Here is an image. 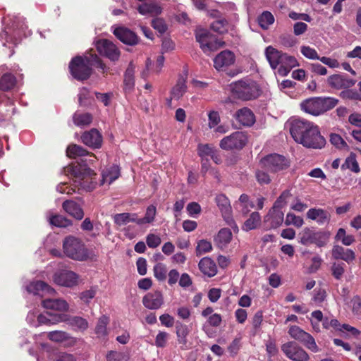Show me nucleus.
<instances>
[{
  "mask_svg": "<svg viewBox=\"0 0 361 361\" xmlns=\"http://www.w3.org/2000/svg\"><path fill=\"white\" fill-rule=\"evenodd\" d=\"M195 38L204 53H209L214 50V44L211 42L210 35L207 30L197 31L195 34Z\"/></svg>",
  "mask_w": 361,
  "mask_h": 361,
  "instance_id": "23",
  "label": "nucleus"
},
{
  "mask_svg": "<svg viewBox=\"0 0 361 361\" xmlns=\"http://www.w3.org/2000/svg\"><path fill=\"white\" fill-rule=\"evenodd\" d=\"M339 102V100L332 97H315L304 100L301 104V109L313 116H319L333 109Z\"/></svg>",
  "mask_w": 361,
  "mask_h": 361,
  "instance_id": "4",
  "label": "nucleus"
},
{
  "mask_svg": "<svg viewBox=\"0 0 361 361\" xmlns=\"http://www.w3.org/2000/svg\"><path fill=\"white\" fill-rule=\"evenodd\" d=\"M300 51L302 54L309 59L319 60L320 59L317 51L309 46H302L300 48Z\"/></svg>",
  "mask_w": 361,
  "mask_h": 361,
  "instance_id": "58",
  "label": "nucleus"
},
{
  "mask_svg": "<svg viewBox=\"0 0 361 361\" xmlns=\"http://www.w3.org/2000/svg\"><path fill=\"white\" fill-rule=\"evenodd\" d=\"M198 267L201 272L209 277H212L217 273L216 263L210 257H203L200 261Z\"/></svg>",
  "mask_w": 361,
  "mask_h": 361,
  "instance_id": "26",
  "label": "nucleus"
},
{
  "mask_svg": "<svg viewBox=\"0 0 361 361\" xmlns=\"http://www.w3.org/2000/svg\"><path fill=\"white\" fill-rule=\"evenodd\" d=\"M27 290L35 295H39L44 293L49 294L54 293V290L51 286L41 281L30 283L27 286Z\"/></svg>",
  "mask_w": 361,
  "mask_h": 361,
  "instance_id": "27",
  "label": "nucleus"
},
{
  "mask_svg": "<svg viewBox=\"0 0 361 361\" xmlns=\"http://www.w3.org/2000/svg\"><path fill=\"white\" fill-rule=\"evenodd\" d=\"M48 338L54 342H63L70 338L68 333L63 331H54L48 334Z\"/></svg>",
  "mask_w": 361,
  "mask_h": 361,
  "instance_id": "53",
  "label": "nucleus"
},
{
  "mask_svg": "<svg viewBox=\"0 0 361 361\" xmlns=\"http://www.w3.org/2000/svg\"><path fill=\"white\" fill-rule=\"evenodd\" d=\"M138 12L142 15H149L151 16H158L161 13L162 8L157 4L143 3L138 6Z\"/></svg>",
  "mask_w": 361,
  "mask_h": 361,
  "instance_id": "33",
  "label": "nucleus"
},
{
  "mask_svg": "<svg viewBox=\"0 0 361 361\" xmlns=\"http://www.w3.org/2000/svg\"><path fill=\"white\" fill-rule=\"evenodd\" d=\"M186 210L190 216L195 217L201 213L202 209L197 202H192L187 205Z\"/></svg>",
  "mask_w": 361,
  "mask_h": 361,
  "instance_id": "64",
  "label": "nucleus"
},
{
  "mask_svg": "<svg viewBox=\"0 0 361 361\" xmlns=\"http://www.w3.org/2000/svg\"><path fill=\"white\" fill-rule=\"evenodd\" d=\"M98 52L109 59L111 61H118L121 52L118 47L110 40L104 39L99 40L96 44Z\"/></svg>",
  "mask_w": 361,
  "mask_h": 361,
  "instance_id": "11",
  "label": "nucleus"
},
{
  "mask_svg": "<svg viewBox=\"0 0 361 361\" xmlns=\"http://www.w3.org/2000/svg\"><path fill=\"white\" fill-rule=\"evenodd\" d=\"M297 66H298V63L294 56H289L286 53H282L279 61V73L282 76H286L293 67Z\"/></svg>",
  "mask_w": 361,
  "mask_h": 361,
  "instance_id": "19",
  "label": "nucleus"
},
{
  "mask_svg": "<svg viewBox=\"0 0 361 361\" xmlns=\"http://www.w3.org/2000/svg\"><path fill=\"white\" fill-rule=\"evenodd\" d=\"M330 142L333 145L338 149H343L348 146L341 136L335 133L331 134Z\"/></svg>",
  "mask_w": 361,
  "mask_h": 361,
  "instance_id": "62",
  "label": "nucleus"
},
{
  "mask_svg": "<svg viewBox=\"0 0 361 361\" xmlns=\"http://www.w3.org/2000/svg\"><path fill=\"white\" fill-rule=\"evenodd\" d=\"M349 308L355 315L361 314V298L356 295H354L351 300L348 302Z\"/></svg>",
  "mask_w": 361,
  "mask_h": 361,
  "instance_id": "50",
  "label": "nucleus"
},
{
  "mask_svg": "<svg viewBox=\"0 0 361 361\" xmlns=\"http://www.w3.org/2000/svg\"><path fill=\"white\" fill-rule=\"evenodd\" d=\"M92 67L98 68L103 74H107L109 71V68L96 54L76 56L72 58L68 64L71 75L78 81L88 80L92 74Z\"/></svg>",
  "mask_w": 361,
  "mask_h": 361,
  "instance_id": "2",
  "label": "nucleus"
},
{
  "mask_svg": "<svg viewBox=\"0 0 361 361\" xmlns=\"http://www.w3.org/2000/svg\"><path fill=\"white\" fill-rule=\"evenodd\" d=\"M258 23L262 28L266 30L274 23V17L271 12L264 11L258 17Z\"/></svg>",
  "mask_w": 361,
  "mask_h": 361,
  "instance_id": "44",
  "label": "nucleus"
},
{
  "mask_svg": "<svg viewBox=\"0 0 361 361\" xmlns=\"http://www.w3.org/2000/svg\"><path fill=\"white\" fill-rule=\"evenodd\" d=\"M233 238L231 231L228 228H221L214 237V243L217 247L224 250Z\"/></svg>",
  "mask_w": 361,
  "mask_h": 361,
  "instance_id": "25",
  "label": "nucleus"
},
{
  "mask_svg": "<svg viewBox=\"0 0 361 361\" xmlns=\"http://www.w3.org/2000/svg\"><path fill=\"white\" fill-rule=\"evenodd\" d=\"M312 319H311V324L313 328V329L316 332H319L320 330V326L319 322H324V319L325 317H323V314L320 310H315L312 312L311 314Z\"/></svg>",
  "mask_w": 361,
  "mask_h": 361,
  "instance_id": "49",
  "label": "nucleus"
},
{
  "mask_svg": "<svg viewBox=\"0 0 361 361\" xmlns=\"http://www.w3.org/2000/svg\"><path fill=\"white\" fill-rule=\"evenodd\" d=\"M42 306L47 310L66 311L68 309L67 302L62 299H46L42 300Z\"/></svg>",
  "mask_w": 361,
  "mask_h": 361,
  "instance_id": "31",
  "label": "nucleus"
},
{
  "mask_svg": "<svg viewBox=\"0 0 361 361\" xmlns=\"http://www.w3.org/2000/svg\"><path fill=\"white\" fill-rule=\"evenodd\" d=\"M157 214V208L155 206L151 204L149 207H147L146 209L145 215L143 218H140L137 215V221L136 224H150L152 223Z\"/></svg>",
  "mask_w": 361,
  "mask_h": 361,
  "instance_id": "42",
  "label": "nucleus"
},
{
  "mask_svg": "<svg viewBox=\"0 0 361 361\" xmlns=\"http://www.w3.org/2000/svg\"><path fill=\"white\" fill-rule=\"evenodd\" d=\"M142 304L149 310H158L164 304L163 294L159 290L149 292L143 297Z\"/></svg>",
  "mask_w": 361,
  "mask_h": 361,
  "instance_id": "18",
  "label": "nucleus"
},
{
  "mask_svg": "<svg viewBox=\"0 0 361 361\" xmlns=\"http://www.w3.org/2000/svg\"><path fill=\"white\" fill-rule=\"evenodd\" d=\"M113 33L117 39L125 44L135 46L139 43L140 38L137 34L127 27H116Z\"/></svg>",
  "mask_w": 361,
  "mask_h": 361,
  "instance_id": "17",
  "label": "nucleus"
},
{
  "mask_svg": "<svg viewBox=\"0 0 361 361\" xmlns=\"http://www.w3.org/2000/svg\"><path fill=\"white\" fill-rule=\"evenodd\" d=\"M342 169H348L355 173L360 171V166L356 160L355 154L351 153L350 156L346 158L344 164L342 165Z\"/></svg>",
  "mask_w": 361,
  "mask_h": 361,
  "instance_id": "48",
  "label": "nucleus"
},
{
  "mask_svg": "<svg viewBox=\"0 0 361 361\" xmlns=\"http://www.w3.org/2000/svg\"><path fill=\"white\" fill-rule=\"evenodd\" d=\"M290 133L294 140L307 148L322 149L326 145L319 127L304 119H294L290 122Z\"/></svg>",
  "mask_w": 361,
  "mask_h": 361,
  "instance_id": "1",
  "label": "nucleus"
},
{
  "mask_svg": "<svg viewBox=\"0 0 361 361\" xmlns=\"http://www.w3.org/2000/svg\"><path fill=\"white\" fill-rule=\"evenodd\" d=\"M235 119L243 126H251L255 122L253 112L247 107L238 109L235 114Z\"/></svg>",
  "mask_w": 361,
  "mask_h": 361,
  "instance_id": "21",
  "label": "nucleus"
},
{
  "mask_svg": "<svg viewBox=\"0 0 361 361\" xmlns=\"http://www.w3.org/2000/svg\"><path fill=\"white\" fill-rule=\"evenodd\" d=\"M327 83L334 90H344L355 85L356 80L350 78L346 74H334L328 77Z\"/></svg>",
  "mask_w": 361,
  "mask_h": 361,
  "instance_id": "12",
  "label": "nucleus"
},
{
  "mask_svg": "<svg viewBox=\"0 0 361 361\" xmlns=\"http://www.w3.org/2000/svg\"><path fill=\"white\" fill-rule=\"evenodd\" d=\"M345 265L343 263H333L331 270L332 275L337 280H341L345 271Z\"/></svg>",
  "mask_w": 361,
  "mask_h": 361,
  "instance_id": "57",
  "label": "nucleus"
},
{
  "mask_svg": "<svg viewBox=\"0 0 361 361\" xmlns=\"http://www.w3.org/2000/svg\"><path fill=\"white\" fill-rule=\"evenodd\" d=\"M322 326L326 329H329L332 327L335 330H342V329L340 328L341 324L336 319H329V317H325Z\"/></svg>",
  "mask_w": 361,
  "mask_h": 361,
  "instance_id": "63",
  "label": "nucleus"
},
{
  "mask_svg": "<svg viewBox=\"0 0 361 361\" xmlns=\"http://www.w3.org/2000/svg\"><path fill=\"white\" fill-rule=\"evenodd\" d=\"M212 250V243L206 240H200L197 243L195 249L197 256L202 255Z\"/></svg>",
  "mask_w": 361,
  "mask_h": 361,
  "instance_id": "51",
  "label": "nucleus"
},
{
  "mask_svg": "<svg viewBox=\"0 0 361 361\" xmlns=\"http://www.w3.org/2000/svg\"><path fill=\"white\" fill-rule=\"evenodd\" d=\"M92 115L90 113L75 112L73 116V121L75 126L84 127L92 122Z\"/></svg>",
  "mask_w": 361,
  "mask_h": 361,
  "instance_id": "39",
  "label": "nucleus"
},
{
  "mask_svg": "<svg viewBox=\"0 0 361 361\" xmlns=\"http://www.w3.org/2000/svg\"><path fill=\"white\" fill-rule=\"evenodd\" d=\"M109 322V319L106 315H102L99 318L94 329L97 338L104 339L109 334L107 329Z\"/></svg>",
  "mask_w": 361,
  "mask_h": 361,
  "instance_id": "35",
  "label": "nucleus"
},
{
  "mask_svg": "<svg viewBox=\"0 0 361 361\" xmlns=\"http://www.w3.org/2000/svg\"><path fill=\"white\" fill-rule=\"evenodd\" d=\"M216 148L210 144H199L197 146V154L200 157L208 158L216 151Z\"/></svg>",
  "mask_w": 361,
  "mask_h": 361,
  "instance_id": "45",
  "label": "nucleus"
},
{
  "mask_svg": "<svg viewBox=\"0 0 361 361\" xmlns=\"http://www.w3.org/2000/svg\"><path fill=\"white\" fill-rule=\"evenodd\" d=\"M248 137L242 131H235L228 136L224 137L219 142V147L224 150H240L247 143Z\"/></svg>",
  "mask_w": 361,
  "mask_h": 361,
  "instance_id": "8",
  "label": "nucleus"
},
{
  "mask_svg": "<svg viewBox=\"0 0 361 361\" xmlns=\"http://www.w3.org/2000/svg\"><path fill=\"white\" fill-rule=\"evenodd\" d=\"M6 106L7 107L6 109L0 110L1 122L11 121L16 111V107L14 103L6 105Z\"/></svg>",
  "mask_w": 361,
  "mask_h": 361,
  "instance_id": "46",
  "label": "nucleus"
},
{
  "mask_svg": "<svg viewBox=\"0 0 361 361\" xmlns=\"http://www.w3.org/2000/svg\"><path fill=\"white\" fill-rule=\"evenodd\" d=\"M68 324L75 331L83 332L86 331L89 327V323L86 319L78 316H74L69 318Z\"/></svg>",
  "mask_w": 361,
  "mask_h": 361,
  "instance_id": "37",
  "label": "nucleus"
},
{
  "mask_svg": "<svg viewBox=\"0 0 361 361\" xmlns=\"http://www.w3.org/2000/svg\"><path fill=\"white\" fill-rule=\"evenodd\" d=\"M209 123L208 126L209 128H215L219 125L221 121V118L219 113L216 111H211L208 114Z\"/></svg>",
  "mask_w": 361,
  "mask_h": 361,
  "instance_id": "61",
  "label": "nucleus"
},
{
  "mask_svg": "<svg viewBox=\"0 0 361 361\" xmlns=\"http://www.w3.org/2000/svg\"><path fill=\"white\" fill-rule=\"evenodd\" d=\"M106 359L107 361H122L128 360L129 359V356L127 353L123 352L110 350L107 353Z\"/></svg>",
  "mask_w": 361,
  "mask_h": 361,
  "instance_id": "52",
  "label": "nucleus"
},
{
  "mask_svg": "<svg viewBox=\"0 0 361 361\" xmlns=\"http://www.w3.org/2000/svg\"><path fill=\"white\" fill-rule=\"evenodd\" d=\"M54 281L61 286L72 287L78 284V276L69 270H61L54 275Z\"/></svg>",
  "mask_w": 361,
  "mask_h": 361,
  "instance_id": "13",
  "label": "nucleus"
},
{
  "mask_svg": "<svg viewBox=\"0 0 361 361\" xmlns=\"http://www.w3.org/2000/svg\"><path fill=\"white\" fill-rule=\"evenodd\" d=\"M188 326L180 322H177L176 326V334L178 343L185 345L188 340L187 336L189 334Z\"/></svg>",
  "mask_w": 361,
  "mask_h": 361,
  "instance_id": "40",
  "label": "nucleus"
},
{
  "mask_svg": "<svg viewBox=\"0 0 361 361\" xmlns=\"http://www.w3.org/2000/svg\"><path fill=\"white\" fill-rule=\"evenodd\" d=\"M135 66L133 61L128 64L124 73L123 78V91L125 93H130L135 87Z\"/></svg>",
  "mask_w": 361,
  "mask_h": 361,
  "instance_id": "22",
  "label": "nucleus"
},
{
  "mask_svg": "<svg viewBox=\"0 0 361 361\" xmlns=\"http://www.w3.org/2000/svg\"><path fill=\"white\" fill-rule=\"evenodd\" d=\"M169 338V334L166 331H159L155 337L154 345L159 348H164L166 346Z\"/></svg>",
  "mask_w": 361,
  "mask_h": 361,
  "instance_id": "55",
  "label": "nucleus"
},
{
  "mask_svg": "<svg viewBox=\"0 0 361 361\" xmlns=\"http://www.w3.org/2000/svg\"><path fill=\"white\" fill-rule=\"evenodd\" d=\"M288 334L295 340L302 343L307 349L313 353L320 351L313 336L305 331L298 326H291L289 328Z\"/></svg>",
  "mask_w": 361,
  "mask_h": 361,
  "instance_id": "9",
  "label": "nucleus"
},
{
  "mask_svg": "<svg viewBox=\"0 0 361 361\" xmlns=\"http://www.w3.org/2000/svg\"><path fill=\"white\" fill-rule=\"evenodd\" d=\"M114 223L117 225L126 224L130 222L136 223L137 214L121 213L114 215Z\"/></svg>",
  "mask_w": 361,
  "mask_h": 361,
  "instance_id": "41",
  "label": "nucleus"
},
{
  "mask_svg": "<svg viewBox=\"0 0 361 361\" xmlns=\"http://www.w3.org/2000/svg\"><path fill=\"white\" fill-rule=\"evenodd\" d=\"M230 86L233 97L243 101L253 100L260 95L258 85L250 79L233 82Z\"/></svg>",
  "mask_w": 361,
  "mask_h": 361,
  "instance_id": "6",
  "label": "nucleus"
},
{
  "mask_svg": "<svg viewBox=\"0 0 361 361\" xmlns=\"http://www.w3.org/2000/svg\"><path fill=\"white\" fill-rule=\"evenodd\" d=\"M263 169L271 173H277L287 169L290 166V161L283 155L270 154L260 159Z\"/></svg>",
  "mask_w": 361,
  "mask_h": 361,
  "instance_id": "7",
  "label": "nucleus"
},
{
  "mask_svg": "<svg viewBox=\"0 0 361 361\" xmlns=\"http://www.w3.org/2000/svg\"><path fill=\"white\" fill-rule=\"evenodd\" d=\"M215 202L222 216L228 224L233 223L232 208L229 199L224 194H218L215 197Z\"/></svg>",
  "mask_w": 361,
  "mask_h": 361,
  "instance_id": "14",
  "label": "nucleus"
},
{
  "mask_svg": "<svg viewBox=\"0 0 361 361\" xmlns=\"http://www.w3.org/2000/svg\"><path fill=\"white\" fill-rule=\"evenodd\" d=\"M63 209L78 220H80L83 218V210L78 203L73 200H66L63 202Z\"/></svg>",
  "mask_w": 361,
  "mask_h": 361,
  "instance_id": "28",
  "label": "nucleus"
},
{
  "mask_svg": "<svg viewBox=\"0 0 361 361\" xmlns=\"http://www.w3.org/2000/svg\"><path fill=\"white\" fill-rule=\"evenodd\" d=\"M187 91L186 79L183 76L178 78L176 84L171 90V95L174 99H179Z\"/></svg>",
  "mask_w": 361,
  "mask_h": 361,
  "instance_id": "36",
  "label": "nucleus"
},
{
  "mask_svg": "<svg viewBox=\"0 0 361 361\" xmlns=\"http://www.w3.org/2000/svg\"><path fill=\"white\" fill-rule=\"evenodd\" d=\"M267 216L271 219V226H281L283 221V213L279 209L272 208Z\"/></svg>",
  "mask_w": 361,
  "mask_h": 361,
  "instance_id": "47",
  "label": "nucleus"
},
{
  "mask_svg": "<svg viewBox=\"0 0 361 361\" xmlns=\"http://www.w3.org/2000/svg\"><path fill=\"white\" fill-rule=\"evenodd\" d=\"M82 163H74L64 167L63 172L67 176L74 178V182L80 188L91 191L95 188L97 183L96 173L86 164H83L87 159H82Z\"/></svg>",
  "mask_w": 361,
  "mask_h": 361,
  "instance_id": "3",
  "label": "nucleus"
},
{
  "mask_svg": "<svg viewBox=\"0 0 361 361\" xmlns=\"http://www.w3.org/2000/svg\"><path fill=\"white\" fill-rule=\"evenodd\" d=\"M281 350L293 361H308L310 356L307 353L294 341H289L282 345Z\"/></svg>",
  "mask_w": 361,
  "mask_h": 361,
  "instance_id": "10",
  "label": "nucleus"
},
{
  "mask_svg": "<svg viewBox=\"0 0 361 361\" xmlns=\"http://www.w3.org/2000/svg\"><path fill=\"white\" fill-rule=\"evenodd\" d=\"M63 251L68 257L78 261H85L94 259L96 255L91 250H88L85 245L75 237L69 236L63 242Z\"/></svg>",
  "mask_w": 361,
  "mask_h": 361,
  "instance_id": "5",
  "label": "nucleus"
},
{
  "mask_svg": "<svg viewBox=\"0 0 361 361\" xmlns=\"http://www.w3.org/2000/svg\"><path fill=\"white\" fill-rule=\"evenodd\" d=\"M66 154L69 158L75 159L78 157L88 156L93 159L96 158L93 153L89 152L87 149L83 148L82 146L76 144H71L68 145L66 149Z\"/></svg>",
  "mask_w": 361,
  "mask_h": 361,
  "instance_id": "29",
  "label": "nucleus"
},
{
  "mask_svg": "<svg viewBox=\"0 0 361 361\" xmlns=\"http://www.w3.org/2000/svg\"><path fill=\"white\" fill-rule=\"evenodd\" d=\"M336 238L338 240H341L342 243L346 246L350 245L354 241L355 239L351 235H346L345 231L341 228L336 235Z\"/></svg>",
  "mask_w": 361,
  "mask_h": 361,
  "instance_id": "56",
  "label": "nucleus"
},
{
  "mask_svg": "<svg viewBox=\"0 0 361 361\" xmlns=\"http://www.w3.org/2000/svg\"><path fill=\"white\" fill-rule=\"evenodd\" d=\"M235 61V54L229 50H224L218 54L214 59V66L217 71H226Z\"/></svg>",
  "mask_w": 361,
  "mask_h": 361,
  "instance_id": "16",
  "label": "nucleus"
},
{
  "mask_svg": "<svg viewBox=\"0 0 361 361\" xmlns=\"http://www.w3.org/2000/svg\"><path fill=\"white\" fill-rule=\"evenodd\" d=\"M339 97L345 100L361 101V94L355 89L345 88L339 94Z\"/></svg>",
  "mask_w": 361,
  "mask_h": 361,
  "instance_id": "43",
  "label": "nucleus"
},
{
  "mask_svg": "<svg viewBox=\"0 0 361 361\" xmlns=\"http://www.w3.org/2000/svg\"><path fill=\"white\" fill-rule=\"evenodd\" d=\"M18 88V81L11 73H5L0 77V90L4 92H11Z\"/></svg>",
  "mask_w": 361,
  "mask_h": 361,
  "instance_id": "20",
  "label": "nucleus"
},
{
  "mask_svg": "<svg viewBox=\"0 0 361 361\" xmlns=\"http://www.w3.org/2000/svg\"><path fill=\"white\" fill-rule=\"evenodd\" d=\"M282 53V51L277 50L271 46L266 49L265 54L267 59L273 69H276L279 66Z\"/></svg>",
  "mask_w": 361,
  "mask_h": 361,
  "instance_id": "32",
  "label": "nucleus"
},
{
  "mask_svg": "<svg viewBox=\"0 0 361 361\" xmlns=\"http://www.w3.org/2000/svg\"><path fill=\"white\" fill-rule=\"evenodd\" d=\"M37 321L40 324H54L61 322L66 321V316L61 314H39L37 317Z\"/></svg>",
  "mask_w": 361,
  "mask_h": 361,
  "instance_id": "34",
  "label": "nucleus"
},
{
  "mask_svg": "<svg viewBox=\"0 0 361 361\" xmlns=\"http://www.w3.org/2000/svg\"><path fill=\"white\" fill-rule=\"evenodd\" d=\"M152 27L160 34H164L167 30V25L162 18H157L152 21Z\"/></svg>",
  "mask_w": 361,
  "mask_h": 361,
  "instance_id": "59",
  "label": "nucleus"
},
{
  "mask_svg": "<svg viewBox=\"0 0 361 361\" xmlns=\"http://www.w3.org/2000/svg\"><path fill=\"white\" fill-rule=\"evenodd\" d=\"M51 226H71L73 223L63 215L56 214L49 219Z\"/></svg>",
  "mask_w": 361,
  "mask_h": 361,
  "instance_id": "54",
  "label": "nucleus"
},
{
  "mask_svg": "<svg viewBox=\"0 0 361 361\" xmlns=\"http://www.w3.org/2000/svg\"><path fill=\"white\" fill-rule=\"evenodd\" d=\"M119 169L116 166H112L109 167L106 170L102 171V179L101 180L100 185H104L106 182H108L109 184H111L119 177Z\"/></svg>",
  "mask_w": 361,
  "mask_h": 361,
  "instance_id": "38",
  "label": "nucleus"
},
{
  "mask_svg": "<svg viewBox=\"0 0 361 361\" xmlns=\"http://www.w3.org/2000/svg\"><path fill=\"white\" fill-rule=\"evenodd\" d=\"M80 139L83 144L92 149H99L102 145V135L96 128L84 132Z\"/></svg>",
  "mask_w": 361,
  "mask_h": 361,
  "instance_id": "15",
  "label": "nucleus"
},
{
  "mask_svg": "<svg viewBox=\"0 0 361 361\" xmlns=\"http://www.w3.org/2000/svg\"><path fill=\"white\" fill-rule=\"evenodd\" d=\"M332 257L336 259H342L349 264L355 259V254L350 249L334 245L332 249Z\"/></svg>",
  "mask_w": 361,
  "mask_h": 361,
  "instance_id": "24",
  "label": "nucleus"
},
{
  "mask_svg": "<svg viewBox=\"0 0 361 361\" xmlns=\"http://www.w3.org/2000/svg\"><path fill=\"white\" fill-rule=\"evenodd\" d=\"M307 216L320 224H328L330 219L329 212L322 209H310L307 212Z\"/></svg>",
  "mask_w": 361,
  "mask_h": 361,
  "instance_id": "30",
  "label": "nucleus"
},
{
  "mask_svg": "<svg viewBox=\"0 0 361 361\" xmlns=\"http://www.w3.org/2000/svg\"><path fill=\"white\" fill-rule=\"evenodd\" d=\"M97 293V288L92 287L89 290H86L82 291L80 294V298L81 300H82L85 303L88 304L90 301L94 298L95 295Z\"/></svg>",
  "mask_w": 361,
  "mask_h": 361,
  "instance_id": "60",
  "label": "nucleus"
}]
</instances>
